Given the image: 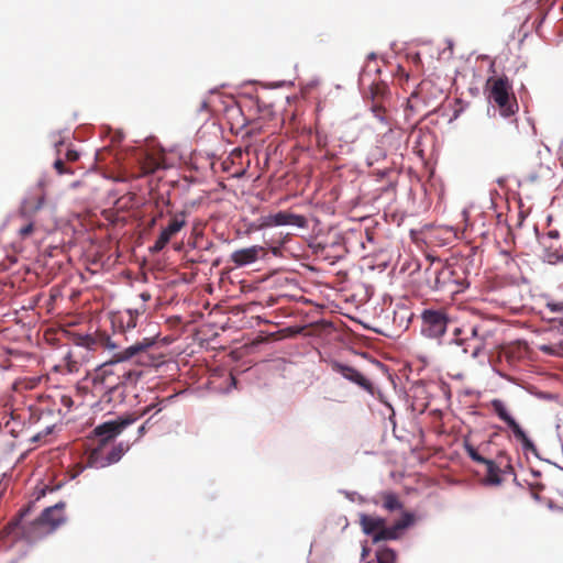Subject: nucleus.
I'll return each mask as SVG.
<instances>
[{
	"label": "nucleus",
	"mask_w": 563,
	"mask_h": 563,
	"mask_svg": "<svg viewBox=\"0 0 563 563\" xmlns=\"http://www.w3.org/2000/svg\"><path fill=\"white\" fill-rule=\"evenodd\" d=\"M544 260L550 264L563 262V235L559 230L550 229L541 238Z\"/></svg>",
	"instance_id": "1a4fd4ad"
},
{
	"label": "nucleus",
	"mask_w": 563,
	"mask_h": 563,
	"mask_svg": "<svg viewBox=\"0 0 563 563\" xmlns=\"http://www.w3.org/2000/svg\"><path fill=\"white\" fill-rule=\"evenodd\" d=\"M135 421V418H124L117 421H107L95 429V434L100 438L98 445H107L108 441L118 435L125 427Z\"/></svg>",
	"instance_id": "ddd939ff"
},
{
	"label": "nucleus",
	"mask_w": 563,
	"mask_h": 563,
	"mask_svg": "<svg viewBox=\"0 0 563 563\" xmlns=\"http://www.w3.org/2000/svg\"><path fill=\"white\" fill-rule=\"evenodd\" d=\"M385 523H386V520L382 517L371 516V515H366V514L360 515V525H361L362 531L366 536H371L373 540H374L375 533L380 531V529L384 528Z\"/></svg>",
	"instance_id": "aec40b11"
},
{
	"label": "nucleus",
	"mask_w": 563,
	"mask_h": 563,
	"mask_svg": "<svg viewBox=\"0 0 563 563\" xmlns=\"http://www.w3.org/2000/svg\"><path fill=\"white\" fill-rule=\"evenodd\" d=\"M374 504L380 505L385 510L389 512L400 511L404 509V504L400 501L397 494L394 492H382L374 498Z\"/></svg>",
	"instance_id": "6ab92c4d"
},
{
	"label": "nucleus",
	"mask_w": 563,
	"mask_h": 563,
	"mask_svg": "<svg viewBox=\"0 0 563 563\" xmlns=\"http://www.w3.org/2000/svg\"><path fill=\"white\" fill-rule=\"evenodd\" d=\"M413 521V515L410 512H402L401 519L397 520L391 527H386L380 529V531L376 532L374 536V543L380 541L388 540H397L400 537L402 530L409 527Z\"/></svg>",
	"instance_id": "4468645a"
},
{
	"label": "nucleus",
	"mask_w": 563,
	"mask_h": 563,
	"mask_svg": "<svg viewBox=\"0 0 563 563\" xmlns=\"http://www.w3.org/2000/svg\"><path fill=\"white\" fill-rule=\"evenodd\" d=\"M187 214V211L183 210L172 217L168 225L162 230L154 243L153 250L155 252L162 251L168 244L170 239L186 225Z\"/></svg>",
	"instance_id": "9d476101"
},
{
	"label": "nucleus",
	"mask_w": 563,
	"mask_h": 563,
	"mask_svg": "<svg viewBox=\"0 0 563 563\" xmlns=\"http://www.w3.org/2000/svg\"><path fill=\"white\" fill-rule=\"evenodd\" d=\"M489 99L498 107L503 117L514 115L518 110V103L512 92V85L506 75L487 79Z\"/></svg>",
	"instance_id": "20e7f679"
},
{
	"label": "nucleus",
	"mask_w": 563,
	"mask_h": 563,
	"mask_svg": "<svg viewBox=\"0 0 563 563\" xmlns=\"http://www.w3.org/2000/svg\"><path fill=\"white\" fill-rule=\"evenodd\" d=\"M54 168L56 169L58 175L74 174V170L66 167L64 161L60 158H58L54 162Z\"/></svg>",
	"instance_id": "a878e982"
},
{
	"label": "nucleus",
	"mask_w": 563,
	"mask_h": 563,
	"mask_svg": "<svg viewBox=\"0 0 563 563\" xmlns=\"http://www.w3.org/2000/svg\"><path fill=\"white\" fill-rule=\"evenodd\" d=\"M261 228L280 227V225H295L305 228L307 219L303 216L295 214L289 211H279L277 213L267 214L261 218Z\"/></svg>",
	"instance_id": "9b49d317"
},
{
	"label": "nucleus",
	"mask_w": 563,
	"mask_h": 563,
	"mask_svg": "<svg viewBox=\"0 0 563 563\" xmlns=\"http://www.w3.org/2000/svg\"><path fill=\"white\" fill-rule=\"evenodd\" d=\"M45 202V192L43 190V184L40 183L37 189L30 194L22 202L21 212L23 214H34L43 208Z\"/></svg>",
	"instance_id": "a211bd4d"
},
{
	"label": "nucleus",
	"mask_w": 563,
	"mask_h": 563,
	"mask_svg": "<svg viewBox=\"0 0 563 563\" xmlns=\"http://www.w3.org/2000/svg\"><path fill=\"white\" fill-rule=\"evenodd\" d=\"M79 158V153L75 150H68L66 153V159L68 162H76Z\"/></svg>",
	"instance_id": "7c9ffc66"
},
{
	"label": "nucleus",
	"mask_w": 563,
	"mask_h": 563,
	"mask_svg": "<svg viewBox=\"0 0 563 563\" xmlns=\"http://www.w3.org/2000/svg\"><path fill=\"white\" fill-rule=\"evenodd\" d=\"M450 318L443 309H424L421 313V333L429 339H440L445 333Z\"/></svg>",
	"instance_id": "0eeeda50"
},
{
	"label": "nucleus",
	"mask_w": 563,
	"mask_h": 563,
	"mask_svg": "<svg viewBox=\"0 0 563 563\" xmlns=\"http://www.w3.org/2000/svg\"><path fill=\"white\" fill-rule=\"evenodd\" d=\"M331 369L340 375H342L345 379L356 384L364 390L372 393L373 391V384L369 379H367L361 372H358L356 368L340 363L338 361H333L330 364Z\"/></svg>",
	"instance_id": "f8f14e48"
},
{
	"label": "nucleus",
	"mask_w": 563,
	"mask_h": 563,
	"mask_svg": "<svg viewBox=\"0 0 563 563\" xmlns=\"http://www.w3.org/2000/svg\"><path fill=\"white\" fill-rule=\"evenodd\" d=\"M66 504L59 501L52 507L45 508L42 514L29 523H23V516L27 510H22L20 518L11 521L7 526L9 534L25 539L27 542H34L53 533L58 527L66 521L65 516Z\"/></svg>",
	"instance_id": "f03ea898"
},
{
	"label": "nucleus",
	"mask_w": 563,
	"mask_h": 563,
	"mask_svg": "<svg viewBox=\"0 0 563 563\" xmlns=\"http://www.w3.org/2000/svg\"><path fill=\"white\" fill-rule=\"evenodd\" d=\"M415 59H416L417 62H420V56H419V55H416Z\"/></svg>",
	"instance_id": "ea45409f"
},
{
	"label": "nucleus",
	"mask_w": 563,
	"mask_h": 563,
	"mask_svg": "<svg viewBox=\"0 0 563 563\" xmlns=\"http://www.w3.org/2000/svg\"><path fill=\"white\" fill-rule=\"evenodd\" d=\"M159 167V164L157 162H152L150 166L144 167L145 173H154Z\"/></svg>",
	"instance_id": "72a5a7b5"
},
{
	"label": "nucleus",
	"mask_w": 563,
	"mask_h": 563,
	"mask_svg": "<svg viewBox=\"0 0 563 563\" xmlns=\"http://www.w3.org/2000/svg\"><path fill=\"white\" fill-rule=\"evenodd\" d=\"M59 404L63 408H58V415L65 416L74 406V400L69 395H59Z\"/></svg>",
	"instance_id": "b1692460"
},
{
	"label": "nucleus",
	"mask_w": 563,
	"mask_h": 563,
	"mask_svg": "<svg viewBox=\"0 0 563 563\" xmlns=\"http://www.w3.org/2000/svg\"><path fill=\"white\" fill-rule=\"evenodd\" d=\"M207 106H208V104H207V102H206V101H202V102H201V109H206V108H207Z\"/></svg>",
	"instance_id": "58836bf2"
},
{
	"label": "nucleus",
	"mask_w": 563,
	"mask_h": 563,
	"mask_svg": "<svg viewBox=\"0 0 563 563\" xmlns=\"http://www.w3.org/2000/svg\"><path fill=\"white\" fill-rule=\"evenodd\" d=\"M493 412L505 422L508 428L512 431L514 437L517 441L521 443L522 450L527 452H531L537 454V446L523 431L521 426L516 421V419L511 416L508 406L501 399L495 398L492 399L489 405Z\"/></svg>",
	"instance_id": "423d86ee"
},
{
	"label": "nucleus",
	"mask_w": 563,
	"mask_h": 563,
	"mask_svg": "<svg viewBox=\"0 0 563 563\" xmlns=\"http://www.w3.org/2000/svg\"><path fill=\"white\" fill-rule=\"evenodd\" d=\"M526 354V345L516 344L506 346L503 350V356L509 364H515Z\"/></svg>",
	"instance_id": "412c9836"
},
{
	"label": "nucleus",
	"mask_w": 563,
	"mask_h": 563,
	"mask_svg": "<svg viewBox=\"0 0 563 563\" xmlns=\"http://www.w3.org/2000/svg\"><path fill=\"white\" fill-rule=\"evenodd\" d=\"M464 450H465V452L467 453V455L471 457V460L473 462H476L478 464L486 463L487 459L482 456L478 453L477 449L473 444H471L470 442H467V441L464 442Z\"/></svg>",
	"instance_id": "5701e85b"
},
{
	"label": "nucleus",
	"mask_w": 563,
	"mask_h": 563,
	"mask_svg": "<svg viewBox=\"0 0 563 563\" xmlns=\"http://www.w3.org/2000/svg\"><path fill=\"white\" fill-rule=\"evenodd\" d=\"M106 445H97L88 454L87 464L90 467L103 468L121 460L123 454L129 450V445L119 443L114 445L108 453L104 452Z\"/></svg>",
	"instance_id": "6e6552de"
},
{
	"label": "nucleus",
	"mask_w": 563,
	"mask_h": 563,
	"mask_svg": "<svg viewBox=\"0 0 563 563\" xmlns=\"http://www.w3.org/2000/svg\"><path fill=\"white\" fill-rule=\"evenodd\" d=\"M102 345L104 346V349L113 351L114 353L120 351L119 345L115 342H113L109 336H104L102 339Z\"/></svg>",
	"instance_id": "c85d7f7f"
},
{
	"label": "nucleus",
	"mask_w": 563,
	"mask_h": 563,
	"mask_svg": "<svg viewBox=\"0 0 563 563\" xmlns=\"http://www.w3.org/2000/svg\"><path fill=\"white\" fill-rule=\"evenodd\" d=\"M130 318L128 321L129 328H134L136 325L135 316H133L131 312L129 313Z\"/></svg>",
	"instance_id": "f704fd0d"
},
{
	"label": "nucleus",
	"mask_w": 563,
	"mask_h": 563,
	"mask_svg": "<svg viewBox=\"0 0 563 563\" xmlns=\"http://www.w3.org/2000/svg\"><path fill=\"white\" fill-rule=\"evenodd\" d=\"M152 408H153V406H148V407L144 410V412H143V413H147V412H150V411L152 410Z\"/></svg>",
	"instance_id": "4c0bfd02"
},
{
	"label": "nucleus",
	"mask_w": 563,
	"mask_h": 563,
	"mask_svg": "<svg viewBox=\"0 0 563 563\" xmlns=\"http://www.w3.org/2000/svg\"><path fill=\"white\" fill-rule=\"evenodd\" d=\"M376 559L378 563H394L396 560V553L389 548H384L376 552Z\"/></svg>",
	"instance_id": "4be33fe9"
},
{
	"label": "nucleus",
	"mask_w": 563,
	"mask_h": 563,
	"mask_svg": "<svg viewBox=\"0 0 563 563\" xmlns=\"http://www.w3.org/2000/svg\"><path fill=\"white\" fill-rule=\"evenodd\" d=\"M33 232H34V224H33V222H29L19 229V236L24 240V239H27L29 236H31V234Z\"/></svg>",
	"instance_id": "bb28decb"
},
{
	"label": "nucleus",
	"mask_w": 563,
	"mask_h": 563,
	"mask_svg": "<svg viewBox=\"0 0 563 563\" xmlns=\"http://www.w3.org/2000/svg\"><path fill=\"white\" fill-rule=\"evenodd\" d=\"M542 314L553 322V327L563 334V300L547 299Z\"/></svg>",
	"instance_id": "dca6fc26"
},
{
	"label": "nucleus",
	"mask_w": 563,
	"mask_h": 563,
	"mask_svg": "<svg viewBox=\"0 0 563 563\" xmlns=\"http://www.w3.org/2000/svg\"><path fill=\"white\" fill-rule=\"evenodd\" d=\"M141 297H142V299H143V300H148V299L151 298V295H150V294H147V292H143V294L141 295Z\"/></svg>",
	"instance_id": "e433bc0d"
},
{
	"label": "nucleus",
	"mask_w": 563,
	"mask_h": 563,
	"mask_svg": "<svg viewBox=\"0 0 563 563\" xmlns=\"http://www.w3.org/2000/svg\"><path fill=\"white\" fill-rule=\"evenodd\" d=\"M483 465L486 468L484 483L488 486H499L504 481L503 475L512 472V466L509 463L500 468L493 460L487 459Z\"/></svg>",
	"instance_id": "f3484780"
},
{
	"label": "nucleus",
	"mask_w": 563,
	"mask_h": 563,
	"mask_svg": "<svg viewBox=\"0 0 563 563\" xmlns=\"http://www.w3.org/2000/svg\"><path fill=\"white\" fill-rule=\"evenodd\" d=\"M372 110L377 119H379L380 121L384 120V108L382 106L375 104L373 106Z\"/></svg>",
	"instance_id": "c756f323"
},
{
	"label": "nucleus",
	"mask_w": 563,
	"mask_h": 563,
	"mask_svg": "<svg viewBox=\"0 0 563 563\" xmlns=\"http://www.w3.org/2000/svg\"><path fill=\"white\" fill-rule=\"evenodd\" d=\"M154 344V338H144L142 341L135 342L113 353L109 362L102 364L95 371L92 377L93 387L95 389L103 390V401H122L124 398L122 387L125 385H135L143 375V372L137 369L125 371L122 375H119L114 372V366L118 363L130 360H135L137 364L143 366L154 365V357L148 354V350Z\"/></svg>",
	"instance_id": "f257e3e1"
},
{
	"label": "nucleus",
	"mask_w": 563,
	"mask_h": 563,
	"mask_svg": "<svg viewBox=\"0 0 563 563\" xmlns=\"http://www.w3.org/2000/svg\"><path fill=\"white\" fill-rule=\"evenodd\" d=\"M470 286L465 261L442 267L435 275V288L451 294L463 291Z\"/></svg>",
	"instance_id": "39448f33"
},
{
	"label": "nucleus",
	"mask_w": 563,
	"mask_h": 563,
	"mask_svg": "<svg viewBox=\"0 0 563 563\" xmlns=\"http://www.w3.org/2000/svg\"><path fill=\"white\" fill-rule=\"evenodd\" d=\"M496 330L486 322L456 327L452 332L449 344L455 345L464 355L473 358L489 354L497 345Z\"/></svg>",
	"instance_id": "7ed1b4c3"
},
{
	"label": "nucleus",
	"mask_w": 563,
	"mask_h": 563,
	"mask_svg": "<svg viewBox=\"0 0 563 563\" xmlns=\"http://www.w3.org/2000/svg\"><path fill=\"white\" fill-rule=\"evenodd\" d=\"M266 254L265 249L261 245H252L250 247L240 249L231 254V262L236 266H246L256 262L261 256Z\"/></svg>",
	"instance_id": "2eb2a0df"
},
{
	"label": "nucleus",
	"mask_w": 563,
	"mask_h": 563,
	"mask_svg": "<svg viewBox=\"0 0 563 563\" xmlns=\"http://www.w3.org/2000/svg\"><path fill=\"white\" fill-rule=\"evenodd\" d=\"M561 346L551 345V344H542L539 346V350L548 355H558L560 354L559 350Z\"/></svg>",
	"instance_id": "cd10ccee"
},
{
	"label": "nucleus",
	"mask_w": 563,
	"mask_h": 563,
	"mask_svg": "<svg viewBox=\"0 0 563 563\" xmlns=\"http://www.w3.org/2000/svg\"><path fill=\"white\" fill-rule=\"evenodd\" d=\"M80 340H81V344L86 345L88 349H91L92 345L95 344V339L91 338L90 335H86V336L81 338Z\"/></svg>",
	"instance_id": "2f4dec72"
},
{
	"label": "nucleus",
	"mask_w": 563,
	"mask_h": 563,
	"mask_svg": "<svg viewBox=\"0 0 563 563\" xmlns=\"http://www.w3.org/2000/svg\"><path fill=\"white\" fill-rule=\"evenodd\" d=\"M397 74L405 80L409 79V73L402 66H398Z\"/></svg>",
	"instance_id": "473e14b6"
},
{
	"label": "nucleus",
	"mask_w": 563,
	"mask_h": 563,
	"mask_svg": "<svg viewBox=\"0 0 563 563\" xmlns=\"http://www.w3.org/2000/svg\"><path fill=\"white\" fill-rule=\"evenodd\" d=\"M55 423L56 422L54 421V422L45 424L44 429L38 431L36 434H34L31 440L33 442H37V441H41L46 435L51 434L53 429H54V427H55Z\"/></svg>",
	"instance_id": "393cba45"
},
{
	"label": "nucleus",
	"mask_w": 563,
	"mask_h": 563,
	"mask_svg": "<svg viewBox=\"0 0 563 563\" xmlns=\"http://www.w3.org/2000/svg\"><path fill=\"white\" fill-rule=\"evenodd\" d=\"M45 415H51V410L49 409H41V413L40 416L37 417V420L36 421H40L41 419H43L45 417Z\"/></svg>",
	"instance_id": "c9c22d12"
}]
</instances>
